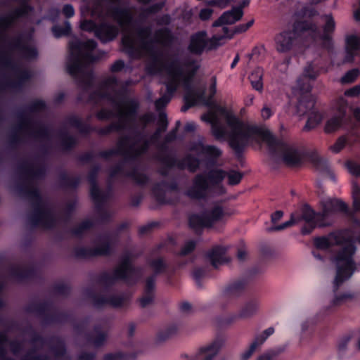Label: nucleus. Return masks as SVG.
<instances>
[{
	"label": "nucleus",
	"instance_id": "nucleus-1",
	"mask_svg": "<svg viewBox=\"0 0 360 360\" xmlns=\"http://www.w3.org/2000/svg\"><path fill=\"white\" fill-rule=\"evenodd\" d=\"M96 42L94 39L82 41L73 39L70 41V56L67 61L68 71L78 82L80 87L89 94L90 101L105 103L108 107L103 108L97 113L99 120L115 118L116 121L99 129L101 134L112 131H126L117 142V148L101 153L104 158L121 156L123 161L110 171V179L129 177L138 184L145 185L148 177L137 167L140 157L146 153L150 141H157L165 130L158 129L152 135L150 140L138 129L137 112L139 107L136 99L127 100V87L134 82L128 79L120 83L116 77L110 76L104 79L99 85H96L91 64L101 59L105 53L96 51Z\"/></svg>",
	"mask_w": 360,
	"mask_h": 360
},
{
	"label": "nucleus",
	"instance_id": "nucleus-2",
	"mask_svg": "<svg viewBox=\"0 0 360 360\" xmlns=\"http://www.w3.org/2000/svg\"><path fill=\"white\" fill-rule=\"evenodd\" d=\"M120 0H86L82 6L88 15L98 20L96 23L91 20H83L80 27L82 30L94 32L102 42L115 39L120 30L124 32L122 45L124 52L131 58L146 60V70L148 74L164 77L166 92L155 103V108L160 110L170 101L176 89L181 86L185 91L186 105L182 111H186L190 103L204 101L202 91H193L190 88V82L200 67V60L191 56L180 60L166 62L165 51L161 46L168 39L169 31L160 28L152 35L150 26H136L132 32L134 15L127 6L119 4Z\"/></svg>",
	"mask_w": 360,
	"mask_h": 360
},
{
	"label": "nucleus",
	"instance_id": "nucleus-3",
	"mask_svg": "<svg viewBox=\"0 0 360 360\" xmlns=\"http://www.w3.org/2000/svg\"><path fill=\"white\" fill-rule=\"evenodd\" d=\"M34 10L22 4L0 15V68L8 74L6 86L14 91L22 89L31 77L23 60L37 58L38 51L33 37Z\"/></svg>",
	"mask_w": 360,
	"mask_h": 360
},
{
	"label": "nucleus",
	"instance_id": "nucleus-4",
	"mask_svg": "<svg viewBox=\"0 0 360 360\" xmlns=\"http://www.w3.org/2000/svg\"><path fill=\"white\" fill-rule=\"evenodd\" d=\"M202 119L211 124L215 139L227 140L237 155L249 145L264 142L274 158L289 166L300 165L304 158L300 148L276 139L269 131L242 122L225 108L217 107L215 112L204 115Z\"/></svg>",
	"mask_w": 360,
	"mask_h": 360
},
{
	"label": "nucleus",
	"instance_id": "nucleus-5",
	"mask_svg": "<svg viewBox=\"0 0 360 360\" xmlns=\"http://www.w3.org/2000/svg\"><path fill=\"white\" fill-rule=\"evenodd\" d=\"M189 150L194 152L202 160L186 155L179 160L177 167L181 169H187L191 172H196L200 164H203L207 169L206 172L196 174L187 186L184 195L188 198L196 200H207L208 198L219 196L226 193L223 181L227 177L230 185H236L242 179V174L235 170L226 172L220 168L210 169L217 165L218 158L222 152L217 146L205 145L202 141L191 143Z\"/></svg>",
	"mask_w": 360,
	"mask_h": 360
},
{
	"label": "nucleus",
	"instance_id": "nucleus-6",
	"mask_svg": "<svg viewBox=\"0 0 360 360\" xmlns=\"http://www.w3.org/2000/svg\"><path fill=\"white\" fill-rule=\"evenodd\" d=\"M314 245L316 249L312 253L318 259H323V257L317 252L318 250L333 253L332 260L336 266L334 281L336 291L345 281L352 276L356 269L353 258L356 252L353 233L350 229L337 230L327 236L314 238Z\"/></svg>",
	"mask_w": 360,
	"mask_h": 360
},
{
	"label": "nucleus",
	"instance_id": "nucleus-7",
	"mask_svg": "<svg viewBox=\"0 0 360 360\" xmlns=\"http://www.w3.org/2000/svg\"><path fill=\"white\" fill-rule=\"evenodd\" d=\"M319 65L316 60L308 63L303 70L302 74L298 77L292 86V94L297 99V113L300 116L309 114L304 130L315 128L322 120L323 115L314 108L315 100L311 95V82L315 80L321 72H327Z\"/></svg>",
	"mask_w": 360,
	"mask_h": 360
},
{
	"label": "nucleus",
	"instance_id": "nucleus-8",
	"mask_svg": "<svg viewBox=\"0 0 360 360\" xmlns=\"http://www.w3.org/2000/svg\"><path fill=\"white\" fill-rule=\"evenodd\" d=\"M321 211L315 212L310 207L306 205L302 209L301 217L292 214L290 220L278 225L273 226L268 229V231H278L283 230L292 224L300 221V219L305 222L302 229L303 234L310 233L316 226H328L332 222V217L338 212H346L347 206L345 202L338 199L324 198L321 200Z\"/></svg>",
	"mask_w": 360,
	"mask_h": 360
},
{
	"label": "nucleus",
	"instance_id": "nucleus-9",
	"mask_svg": "<svg viewBox=\"0 0 360 360\" xmlns=\"http://www.w3.org/2000/svg\"><path fill=\"white\" fill-rule=\"evenodd\" d=\"M132 260V254L124 252L121 256L118 265L112 272L105 271L101 274L100 283L106 288L119 280L123 281L127 285L136 283L143 275V269L134 266Z\"/></svg>",
	"mask_w": 360,
	"mask_h": 360
},
{
	"label": "nucleus",
	"instance_id": "nucleus-10",
	"mask_svg": "<svg viewBox=\"0 0 360 360\" xmlns=\"http://www.w3.org/2000/svg\"><path fill=\"white\" fill-rule=\"evenodd\" d=\"M27 196L33 206V212L30 217V221L34 226H41L44 229H51L57 225V217L52 206L41 196L37 188L27 190Z\"/></svg>",
	"mask_w": 360,
	"mask_h": 360
},
{
	"label": "nucleus",
	"instance_id": "nucleus-11",
	"mask_svg": "<svg viewBox=\"0 0 360 360\" xmlns=\"http://www.w3.org/2000/svg\"><path fill=\"white\" fill-rule=\"evenodd\" d=\"M222 34H214L212 37H207L205 31H199L193 34L187 46L188 51L194 56H200L221 46L225 38H231L233 32L226 27H222Z\"/></svg>",
	"mask_w": 360,
	"mask_h": 360
},
{
	"label": "nucleus",
	"instance_id": "nucleus-12",
	"mask_svg": "<svg viewBox=\"0 0 360 360\" xmlns=\"http://www.w3.org/2000/svg\"><path fill=\"white\" fill-rule=\"evenodd\" d=\"M323 18L325 25L323 32H321L318 27L311 21L303 22L307 24L306 30L311 45L321 46L322 48L328 50L332 46L330 35L335 30V22L330 14L325 15Z\"/></svg>",
	"mask_w": 360,
	"mask_h": 360
},
{
	"label": "nucleus",
	"instance_id": "nucleus-13",
	"mask_svg": "<svg viewBox=\"0 0 360 360\" xmlns=\"http://www.w3.org/2000/svg\"><path fill=\"white\" fill-rule=\"evenodd\" d=\"M307 24L303 21L297 22L293 25L292 30H285L275 37L276 49L280 53L290 51L297 44L299 37L306 38L305 43L309 41L307 32Z\"/></svg>",
	"mask_w": 360,
	"mask_h": 360
},
{
	"label": "nucleus",
	"instance_id": "nucleus-14",
	"mask_svg": "<svg viewBox=\"0 0 360 360\" xmlns=\"http://www.w3.org/2000/svg\"><path fill=\"white\" fill-rule=\"evenodd\" d=\"M226 214L221 206L216 205L201 214H191L189 217V226L196 233H199L204 228L210 227L214 223L222 221Z\"/></svg>",
	"mask_w": 360,
	"mask_h": 360
},
{
	"label": "nucleus",
	"instance_id": "nucleus-15",
	"mask_svg": "<svg viewBox=\"0 0 360 360\" xmlns=\"http://www.w3.org/2000/svg\"><path fill=\"white\" fill-rule=\"evenodd\" d=\"M148 264L155 274L148 277L144 287L143 295L140 299V304L145 307L153 302L155 295L156 275L165 274L169 276L171 273L169 265L161 258L148 261Z\"/></svg>",
	"mask_w": 360,
	"mask_h": 360
},
{
	"label": "nucleus",
	"instance_id": "nucleus-16",
	"mask_svg": "<svg viewBox=\"0 0 360 360\" xmlns=\"http://www.w3.org/2000/svg\"><path fill=\"white\" fill-rule=\"evenodd\" d=\"M115 240V237L111 234L99 236L94 248L78 247L75 250V255L79 258L108 255L111 252L112 245Z\"/></svg>",
	"mask_w": 360,
	"mask_h": 360
},
{
	"label": "nucleus",
	"instance_id": "nucleus-17",
	"mask_svg": "<svg viewBox=\"0 0 360 360\" xmlns=\"http://www.w3.org/2000/svg\"><path fill=\"white\" fill-rule=\"evenodd\" d=\"M98 169H94L89 175L88 180L91 184L90 193L91 196L96 204V208L99 217L102 221H108L110 219L112 214L105 207L109 193L101 191L97 184L96 177Z\"/></svg>",
	"mask_w": 360,
	"mask_h": 360
},
{
	"label": "nucleus",
	"instance_id": "nucleus-18",
	"mask_svg": "<svg viewBox=\"0 0 360 360\" xmlns=\"http://www.w3.org/2000/svg\"><path fill=\"white\" fill-rule=\"evenodd\" d=\"M178 191V184L174 179H166L156 184L153 188V193L156 200L160 203H170L168 195Z\"/></svg>",
	"mask_w": 360,
	"mask_h": 360
},
{
	"label": "nucleus",
	"instance_id": "nucleus-19",
	"mask_svg": "<svg viewBox=\"0 0 360 360\" xmlns=\"http://www.w3.org/2000/svg\"><path fill=\"white\" fill-rule=\"evenodd\" d=\"M224 345V341L217 338L212 342L199 348L198 352L189 356L188 360H214Z\"/></svg>",
	"mask_w": 360,
	"mask_h": 360
},
{
	"label": "nucleus",
	"instance_id": "nucleus-20",
	"mask_svg": "<svg viewBox=\"0 0 360 360\" xmlns=\"http://www.w3.org/2000/svg\"><path fill=\"white\" fill-rule=\"evenodd\" d=\"M247 286V281L240 278L229 282L222 290L220 297L222 300H233L241 296Z\"/></svg>",
	"mask_w": 360,
	"mask_h": 360
},
{
	"label": "nucleus",
	"instance_id": "nucleus-21",
	"mask_svg": "<svg viewBox=\"0 0 360 360\" xmlns=\"http://www.w3.org/2000/svg\"><path fill=\"white\" fill-rule=\"evenodd\" d=\"M19 128L20 130H30L32 136L36 139H49L51 136L49 127L41 123L32 124L28 120H23Z\"/></svg>",
	"mask_w": 360,
	"mask_h": 360
},
{
	"label": "nucleus",
	"instance_id": "nucleus-22",
	"mask_svg": "<svg viewBox=\"0 0 360 360\" xmlns=\"http://www.w3.org/2000/svg\"><path fill=\"white\" fill-rule=\"evenodd\" d=\"M127 295H117L115 294L94 296L93 297L94 304L97 307L104 305H110L114 307H122L127 304Z\"/></svg>",
	"mask_w": 360,
	"mask_h": 360
},
{
	"label": "nucleus",
	"instance_id": "nucleus-23",
	"mask_svg": "<svg viewBox=\"0 0 360 360\" xmlns=\"http://www.w3.org/2000/svg\"><path fill=\"white\" fill-rule=\"evenodd\" d=\"M192 79H193V77ZM192 81H193V79H191V81L190 82L191 89H192L193 91H195V92L202 91V98L204 101H199L196 103H190V106L191 107L195 105H204L206 106L212 105V104L213 103V97L217 91V79H216V77H212L211 79V83H210V88H209L210 95L208 97L205 96V86H204V85L203 86L193 85Z\"/></svg>",
	"mask_w": 360,
	"mask_h": 360
},
{
	"label": "nucleus",
	"instance_id": "nucleus-24",
	"mask_svg": "<svg viewBox=\"0 0 360 360\" xmlns=\"http://www.w3.org/2000/svg\"><path fill=\"white\" fill-rule=\"evenodd\" d=\"M243 15V11L240 8H233L231 11L224 12L222 15L213 23L214 27L223 25L233 24L239 20Z\"/></svg>",
	"mask_w": 360,
	"mask_h": 360
},
{
	"label": "nucleus",
	"instance_id": "nucleus-25",
	"mask_svg": "<svg viewBox=\"0 0 360 360\" xmlns=\"http://www.w3.org/2000/svg\"><path fill=\"white\" fill-rule=\"evenodd\" d=\"M346 119V112L344 107L341 108L338 113L329 119L325 126L326 133H332L340 129L344 124Z\"/></svg>",
	"mask_w": 360,
	"mask_h": 360
},
{
	"label": "nucleus",
	"instance_id": "nucleus-26",
	"mask_svg": "<svg viewBox=\"0 0 360 360\" xmlns=\"http://www.w3.org/2000/svg\"><path fill=\"white\" fill-rule=\"evenodd\" d=\"M226 248L222 246H215L207 254V257L215 268L226 263L228 260L225 255Z\"/></svg>",
	"mask_w": 360,
	"mask_h": 360
},
{
	"label": "nucleus",
	"instance_id": "nucleus-27",
	"mask_svg": "<svg viewBox=\"0 0 360 360\" xmlns=\"http://www.w3.org/2000/svg\"><path fill=\"white\" fill-rule=\"evenodd\" d=\"M259 307V302L257 300H252L247 302L240 309L238 314L233 315L231 321L236 319H247L252 316L258 311Z\"/></svg>",
	"mask_w": 360,
	"mask_h": 360
},
{
	"label": "nucleus",
	"instance_id": "nucleus-28",
	"mask_svg": "<svg viewBox=\"0 0 360 360\" xmlns=\"http://www.w3.org/2000/svg\"><path fill=\"white\" fill-rule=\"evenodd\" d=\"M53 353L57 360H71L65 352V346L63 343H59L53 349ZM95 355L91 353H82L78 358V360H94Z\"/></svg>",
	"mask_w": 360,
	"mask_h": 360
},
{
	"label": "nucleus",
	"instance_id": "nucleus-29",
	"mask_svg": "<svg viewBox=\"0 0 360 360\" xmlns=\"http://www.w3.org/2000/svg\"><path fill=\"white\" fill-rule=\"evenodd\" d=\"M107 328L106 323L103 326H96L93 334L90 337V341L96 347L101 346L105 341L107 333L105 330Z\"/></svg>",
	"mask_w": 360,
	"mask_h": 360
},
{
	"label": "nucleus",
	"instance_id": "nucleus-30",
	"mask_svg": "<svg viewBox=\"0 0 360 360\" xmlns=\"http://www.w3.org/2000/svg\"><path fill=\"white\" fill-rule=\"evenodd\" d=\"M263 68L257 67L251 72L250 75L249 76V79L252 88L259 91H262L263 89Z\"/></svg>",
	"mask_w": 360,
	"mask_h": 360
},
{
	"label": "nucleus",
	"instance_id": "nucleus-31",
	"mask_svg": "<svg viewBox=\"0 0 360 360\" xmlns=\"http://www.w3.org/2000/svg\"><path fill=\"white\" fill-rule=\"evenodd\" d=\"M67 122L68 125L75 128L82 134H87L91 130V127L77 116H70L68 119Z\"/></svg>",
	"mask_w": 360,
	"mask_h": 360
},
{
	"label": "nucleus",
	"instance_id": "nucleus-32",
	"mask_svg": "<svg viewBox=\"0 0 360 360\" xmlns=\"http://www.w3.org/2000/svg\"><path fill=\"white\" fill-rule=\"evenodd\" d=\"M179 325L176 323H172L166 327L164 330L160 331L157 335V338L159 341H165L167 339L172 337L179 330Z\"/></svg>",
	"mask_w": 360,
	"mask_h": 360
},
{
	"label": "nucleus",
	"instance_id": "nucleus-33",
	"mask_svg": "<svg viewBox=\"0 0 360 360\" xmlns=\"http://www.w3.org/2000/svg\"><path fill=\"white\" fill-rule=\"evenodd\" d=\"M275 332V328L274 327H269L265 329L262 332L257 334L252 341V343L257 347H259L262 345L265 341L272 335Z\"/></svg>",
	"mask_w": 360,
	"mask_h": 360
},
{
	"label": "nucleus",
	"instance_id": "nucleus-34",
	"mask_svg": "<svg viewBox=\"0 0 360 360\" xmlns=\"http://www.w3.org/2000/svg\"><path fill=\"white\" fill-rule=\"evenodd\" d=\"M60 141L61 146L65 150L72 148L76 143V139L75 136L64 132L60 133Z\"/></svg>",
	"mask_w": 360,
	"mask_h": 360
},
{
	"label": "nucleus",
	"instance_id": "nucleus-35",
	"mask_svg": "<svg viewBox=\"0 0 360 360\" xmlns=\"http://www.w3.org/2000/svg\"><path fill=\"white\" fill-rule=\"evenodd\" d=\"M52 32L55 37L59 38L68 35L71 32V26L69 22L66 21L64 25H55L52 27Z\"/></svg>",
	"mask_w": 360,
	"mask_h": 360
},
{
	"label": "nucleus",
	"instance_id": "nucleus-36",
	"mask_svg": "<svg viewBox=\"0 0 360 360\" xmlns=\"http://www.w3.org/2000/svg\"><path fill=\"white\" fill-rule=\"evenodd\" d=\"M352 196L354 210L355 212H360V187L356 183L352 184Z\"/></svg>",
	"mask_w": 360,
	"mask_h": 360
},
{
	"label": "nucleus",
	"instance_id": "nucleus-37",
	"mask_svg": "<svg viewBox=\"0 0 360 360\" xmlns=\"http://www.w3.org/2000/svg\"><path fill=\"white\" fill-rule=\"evenodd\" d=\"M350 142V136L346 137L345 136H340L336 142L330 147V150L334 153H338L341 151L347 143Z\"/></svg>",
	"mask_w": 360,
	"mask_h": 360
},
{
	"label": "nucleus",
	"instance_id": "nucleus-38",
	"mask_svg": "<svg viewBox=\"0 0 360 360\" xmlns=\"http://www.w3.org/2000/svg\"><path fill=\"white\" fill-rule=\"evenodd\" d=\"M93 226V223L89 219H86L79 224L77 227L72 230V233L76 236H81L87 230L90 229Z\"/></svg>",
	"mask_w": 360,
	"mask_h": 360
},
{
	"label": "nucleus",
	"instance_id": "nucleus-39",
	"mask_svg": "<svg viewBox=\"0 0 360 360\" xmlns=\"http://www.w3.org/2000/svg\"><path fill=\"white\" fill-rule=\"evenodd\" d=\"M134 358L133 354L115 352L106 354L104 356V360H133Z\"/></svg>",
	"mask_w": 360,
	"mask_h": 360
},
{
	"label": "nucleus",
	"instance_id": "nucleus-40",
	"mask_svg": "<svg viewBox=\"0 0 360 360\" xmlns=\"http://www.w3.org/2000/svg\"><path fill=\"white\" fill-rule=\"evenodd\" d=\"M314 162L317 169L321 172L329 171V163L326 159L316 156L314 159Z\"/></svg>",
	"mask_w": 360,
	"mask_h": 360
},
{
	"label": "nucleus",
	"instance_id": "nucleus-41",
	"mask_svg": "<svg viewBox=\"0 0 360 360\" xmlns=\"http://www.w3.org/2000/svg\"><path fill=\"white\" fill-rule=\"evenodd\" d=\"M196 246V241L195 240H188L185 242L181 251V256H186L193 251Z\"/></svg>",
	"mask_w": 360,
	"mask_h": 360
},
{
	"label": "nucleus",
	"instance_id": "nucleus-42",
	"mask_svg": "<svg viewBox=\"0 0 360 360\" xmlns=\"http://www.w3.org/2000/svg\"><path fill=\"white\" fill-rule=\"evenodd\" d=\"M359 74L358 69H352L348 71L342 78L341 82L342 84L353 82Z\"/></svg>",
	"mask_w": 360,
	"mask_h": 360
},
{
	"label": "nucleus",
	"instance_id": "nucleus-43",
	"mask_svg": "<svg viewBox=\"0 0 360 360\" xmlns=\"http://www.w3.org/2000/svg\"><path fill=\"white\" fill-rule=\"evenodd\" d=\"M346 167L349 172L353 176H360V165L353 160H348L346 162Z\"/></svg>",
	"mask_w": 360,
	"mask_h": 360
},
{
	"label": "nucleus",
	"instance_id": "nucleus-44",
	"mask_svg": "<svg viewBox=\"0 0 360 360\" xmlns=\"http://www.w3.org/2000/svg\"><path fill=\"white\" fill-rule=\"evenodd\" d=\"M46 108V104L43 101L37 100L32 102L30 107V111L32 112H41Z\"/></svg>",
	"mask_w": 360,
	"mask_h": 360
},
{
	"label": "nucleus",
	"instance_id": "nucleus-45",
	"mask_svg": "<svg viewBox=\"0 0 360 360\" xmlns=\"http://www.w3.org/2000/svg\"><path fill=\"white\" fill-rule=\"evenodd\" d=\"M352 295L349 292H345L342 294H335V298L333 300V305L336 306L342 304L346 300L352 298Z\"/></svg>",
	"mask_w": 360,
	"mask_h": 360
},
{
	"label": "nucleus",
	"instance_id": "nucleus-46",
	"mask_svg": "<svg viewBox=\"0 0 360 360\" xmlns=\"http://www.w3.org/2000/svg\"><path fill=\"white\" fill-rule=\"evenodd\" d=\"M257 349V347L252 342L248 348L240 354V360H248Z\"/></svg>",
	"mask_w": 360,
	"mask_h": 360
},
{
	"label": "nucleus",
	"instance_id": "nucleus-47",
	"mask_svg": "<svg viewBox=\"0 0 360 360\" xmlns=\"http://www.w3.org/2000/svg\"><path fill=\"white\" fill-rule=\"evenodd\" d=\"M205 271L202 268H196L193 271V278L198 286H201L200 280L204 277Z\"/></svg>",
	"mask_w": 360,
	"mask_h": 360
},
{
	"label": "nucleus",
	"instance_id": "nucleus-48",
	"mask_svg": "<svg viewBox=\"0 0 360 360\" xmlns=\"http://www.w3.org/2000/svg\"><path fill=\"white\" fill-rule=\"evenodd\" d=\"M274 110L268 105L265 104L261 110V117L266 120L269 119L274 114Z\"/></svg>",
	"mask_w": 360,
	"mask_h": 360
},
{
	"label": "nucleus",
	"instance_id": "nucleus-49",
	"mask_svg": "<svg viewBox=\"0 0 360 360\" xmlns=\"http://www.w3.org/2000/svg\"><path fill=\"white\" fill-rule=\"evenodd\" d=\"M22 360H50L46 356L37 355L34 352H31L26 354Z\"/></svg>",
	"mask_w": 360,
	"mask_h": 360
},
{
	"label": "nucleus",
	"instance_id": "nucleus-50",
	"mask_svg": "<svg viewBox=\"0 0 360 360\" xmlns=\"http://www.w3.org/2000/svg\"><path fill=\"white\" fill-rule=\"evenodd\" d=\"M158 124L159 127L162 128V130H165L167 126V115L165 112H160L158 116Z\"/></svg>",
	"mask_w": 360,
	"mask_h": 360
},
{
	"label": "nucleus",
	"instance_id": "nucleus-51",
	"mask_svg": "<svg viewBox=\"0 0 360 360\" xmlns=\"http://www.w3.org/2000/svg\"><path fill=\"white\" fill-rule=\"evenodd\" d=\"M140 121L142 122L143 125V128L146 127V125L150 122H152L154 120L153 115L151 113H146L141 115L139 118Z\"/></svg>",
	"mask_w": 360,
	"mask_h": 360
},
{
	"label": "nucleus",
	"instance_id": "nucleus-52",
	"mask_svg": "<svg viewBox=\"0 0 360 360\" xmlns=\"http://www.w3.org/2000/svg\"><path fill=\"white\" fill-rule=\"evenodd\" d=\"M347 96H357L360 94V85H356L352 88L347 89L345 93Z\"/></svg>",
	"mask_w": 360,
	"mask_h": 360
},
{
	"label": "nucleus",
	"instance_id": "nucleus-53",
	"mask_svg": "<svg viewBox=\"0 0 360 360\" xmlns=\"http://www.w3.org/2000/svg\"><path fill=\"white\" fill-rule=\"evenodd\" d=\"M162 7H163V4H162V3L154 4L151 6H150L149 8H148L147 9H146L144 11V12L142 13V15H144L145 13H156L158 11H160Z\"/></svg>",
	"mask_w": 360,
	"mask_h": 360
},
{
	"label": "nucleus",
	"instance_id": "nucleus-54",
	"mask_svg": "<svg viewBox=\"0 0 360 360\" xmlns=\"http://www.w3.org/2000/svg\"><path fill=\"white\" fill-rule=\"evenodd\" d=\"M63 13L66 18H71L75 14V10L72 6L70 4H66L64 6L63 8Z\"/></svg>",
	"mask_w": 360,
	"mask_h": 360
},
{
	"label": "nucleus",
	"instance_id": "nucleus-55",
	"mask_svg": "<svg viewBox=\"0 0 360 360\" xmlns=\"http://www.w3.org/2000/svg\"><path fill=\"white\" fill-rule=\"evenodd\" d=\"M212 12V10L210 8H202L200 12V19L203 20L209 19L211 17Z\"/></svg>",
	"mask_w": 360,
	"mask_h": 360
},
{
	"label": "nucleus",
	"instance_id": "nucleus-56",
	"mask_svg": "<svg viewBox=\"0 0 360 360\" xmlns=\"http://www.w3.org/2000/svg\"><path fill=\"white\" fill-rule=\"evenodd\" d=\"M265 53V48L264 46H258L252 49L251 57L259 56L264 55Z\"/></svg>",
	"mask_w": 360,
	"mask_h": 360
},
{
	"label": "nucleus",
	"instance_id": "nucleus-57",
	"mask_svg": "<svg viewBox=\"0 0 360 360\" xmlns=\"http://www.w3.org/2000/svg\"><path fill=\"white\" fill-rule=\"evenodd\" d=\"M316 321V320H315V319H308V320L303 321L301 323L302 332V333L306 332L308 330V328L310 327V326L315 323Z\"/></svg>",
	"mask_w": 360,
	"mask_h": 360
},
{
	"label": "nucleus",
	"instance_id": "nucleus-58",
	"mask_svg": "<svg viewBox=\"0 0 360 360\" xmlns=\"http://www.w3.org/2000/svg\"><path fill=\"white\" fill-rule=\"evenodd\" d=\"M124 66V62L121 60H119L112 65L110 70L112 72H119L123 69Z\"/></svg>",
	"mask_w": 360,
	"mask_h": 360
},
{
	"label": "nucleus",
	"instance_id": "nucleus-59",
	"mask_svg": "<svg viewBox=\"0 0 360 360\" xmlns=\"http://www.w3.org/2000/svg\"><path fill=\"white\" fill-rule=\"evenodd\" d=\"M171 22V18L169 15H164L157 19V23L160 25H166Z\"/></svg>",
	"mask_w": 360,
	"mask_h": 360
},
{
	"label": "nucleus",
	"instance_id": "nucleus-60",
	"mask_svg": "<svg viewBox=\"0 0 360 360\" xmlns=\"http://www.w3.org/2000/svg\"><path fill=\"white\" fill-rule=\"evenodd\" d=\"M21 347V344L18 342H13L11 344V349L14 354H18L20 352Z\"/></svg>",
	"mask_w": 360,
	"mask_h": 360
},
{
	"label": "nucleus",
	"instance_id": "nucleus-61",
	"mask_svg": "<svg viewBox=\"0 0 360 360\" xmlns=\"http://www.w3.org/2000/svg\"><path fill=\"white\" fill-rule=\"evenodd\" d=\"M283 215L282 211H276L271 215V221L273 224H275L278 221H279Z\"/></svg>",
	"mask_w": 360,
	"mask_h": 360
},
{
	"label": "nucleus",
	"instance_id": "nucleus-62",
	"mask_svg": "<svg viewBox=\"0 0 360 360\" xmlns=\"http://www.w3.org/2000/svg\"><path fill=\"white\" fill-rule=\"evenodd\" d=\"M350 136H354V141L360 142V129H353Z\"/></svg>",
	"mask_w": 360,
	"mask_h": 360
},
{
	"label": "nucleus",
	"instance_id": "nucleus-63",
	"mask_svg": "<svg viewBox=\"0 0 360 360\" xmlns=\"http://www.w3.org/2000/svg\"><path fill=\"white\" fill-rule=\"evenodd\" d=\"M230 1L231 0H214L213 4L223 8L228 5Z\"/></svg>",
	"mask_w": 360,
	"mask_h": 360
},
{
	"label": "nucleus",
	"instance_id": "nucleus-64",
	"mask_svg": "<svg viewBox=\"0 0 360 360\" xmlns=\"http://www.w3.org/2000/svg\"><path fill=\"white\" fill-rule=\"evenodd\" d=\"M180 309L182 311L187 312L191 310V305L190 303H188L187 302H184L181 303V304L180 306Z\"/></svg>",
	"mask_w": 360,
	"mask_h": 360
}]
</instances>
